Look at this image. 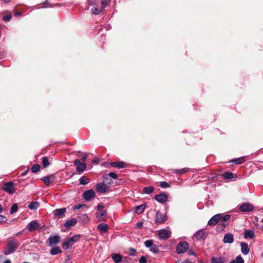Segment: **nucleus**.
Here are the masks:
<instances>
[{
	"mask_svg": "<svg viewBox=\"0 0 263 263\" xmlns=\"http://www.w3.org/2000/svg\"><path fill=\"white\" fill-rule=\"evenodd\" d=\"M20 246V242L15 239L9 240L7 242L6 248L3 250V253L5 255L12 254L16 251Z\"/></svg>",
	"mask_w": 263,
	"mask_h": 263,
	"instance_id": "f257e3e1",
	"label": "nucleus"
},
{
	"mask_svg": "<svg viewBox=\"0 0 263 263\" xmlns=\"http://www.w3.org/2000/svg\"><path fill=\"white\" fill-rule=\"evenodd\" d=\"M111 0H102L101 1V7H93L91 11V12L95 14V15H98L99 14L101 11L105 8L107 6L109 5L110 3Z\"/></svg>",
	"mask_w": 263,
	"mask_h": 263,
	"instance_id": "f03ea898",
	"label": "nucleus"
},
{
	"mask_svg": "<svg viewBox=\"0 0 263 263\" xmlns=\"http://www.w3.org/2000/svg\"><path fill=\"white\" fill-rule=\"evenodd\" d=\"M189 245L186 241L179 242L176 246V251L177 254H180L185 253L188 250Z\"/></svg>",
	"mask_w": 263,
	"mask_h": 263,
	"instance_id": "7ed1b4c3",
	"label": "nucleus"
},
{
	"mask_svg": "<svg viewBox=\"0 0 263 263\" xmlns=\"http://www.w3.org/2000/svg\"><path fill=\"white\" fill-rule=\"evenodd\" d=\"M3 190L10 194H13L15 192V189L14 186V183L12 181L4 183L2 187Z\"/></svg>",
	"mask_w": 263,
	"mask_h": 263,
	"instance_id": "20e7f679",
	"label": "nucleus"
},
{
	"mask_svg": "<svg viewBox=\"0 0 263 263\" xmlns=\"http://www.w3.org/2000/svg\"><path fill=\"white\" fill-rule=\"evenodd\" d=\"M172 233L165 229L158 231V236L160 240H166L171 237Z\"/></svg>",
	"mask_w": 263,
	"mask_h": 263,
	"instance_id": "39448f33",
	"label": "nucleus"
},
{
	"mask_svg": "<svg viewBox=\"0 0 263 263\" xmlns=\"http://www.w3.org/2000/svg\"><path fill=\"white\" fill-rule=\"evenodd\" d=\"M254 205L249 202H244L238 206V209L242 212H250L254 210Z\"/></svg>",
	"mask_w": 263,
	"mask_h": 263,
	"instance_id": "423d86ee",
	"label": "nucleus"
},
{
	"mask_svg": "<svg viewBox=\"0 0 263 263\" xmlns=\"http://www.w3.org/2000/svg\"><path fill=\"white\" fill-rule=\"evenodd\" d=\"M96 190L99 193L104 194L110 191V187L104 183L100 182L96 184Z\"/></svg>",
	"mask_w": 263,
	"mask_h": 263,
	"instance_id": "0eeeda50",
	"label": "nucleus"
},
{
	"mask_svg": "<svg viewBox=\"0 0 263 263\" xmlns=\"http://www.w3.org/2000/svg\"><path fill=\"white\" fill-rule=\"evenodd\" d=\"M154 199L159 203H164L168 200V195L165 192H162L156 195Z\"/></svg>",
	"mask_w": 263,
	"mask_h": 263,
	"instance_id": "6e6552de",
	"label": "nucleus"
},
{
	"mask_svg": "<svg viewBox=\"0 0 263 263\" xmlns=\"http://www.w3.org/2000/svg\"><path fill=\"white\" fill-rule=\"evenodd\" d=\"M48 245L50 247H52L54 245H57L61 241V237L58 235H50L48 239Z\"/></svg>",
	"mask_w": 263,
	"mask_h": 263,
	"instance_id": "1a4fd4ad",
	"label": "nucleus"
},
{
	"mask_svg": "<svg viewBox=\"0 0 263 263\" xmlns=\"http://www.w3.org/2000/svg\"><path fill=\"white\" fill-rule=\"evenodd\" d=\"M95 191L92 189H89L83 193V196L86 201H89L95 197Z\"/></svg>",
	"mask_w": 263,
	"mask_h": 263,
	"instance_id": "9d476101",
	"label": "nucleus"
},
{
	"mask_svg": "<svg viewBox=\"0 0 263 263\" xmlns=\"http://www.w3.org/2000/svg\"><path fill=\"white\" fill-rule=\"evenodd\" d=\"M222 218V214H217L214 215L208 221V225L214 226L220 221Z\"/></svg>",
	"mask_w": 263,
	"mask_h": 263,
	"instance_id": "9b49d317",
	"label": "nucleus"
},
{
	"mask_svg": "<svg viewBox=\"0 0 263 263\" xmlns=\"http://www.w3.org/2000/svg\"><path fill=\"white\" fill-rule=\"evenodd\" d=\"M231 218V215L226 214L223 216H222V218L220 219V221L218 224V227H220L221 230H224L226 227L227 226L226 222L228 221Z\"/></svg>",
	"mask_w": 263,
	"mask_h": 263,
	"instance_id": "f8f14e48",
	"label": "nucleus"
},
{
	"mask_svg": "<svg viewBox=\"0 0 263 263\" xmlns=\"http://www.w3.org/2000/svg\"><path fill=\"white\" fill-rule=\"evenodd\" d=\"M167 220V217L165 214L160 212L159 211H157L156 214L155 222L159 223H163Z\"/></svg>",
	"mask_w": 263,
	"mask_h": 263,
	"instance_id": "ddd939ff",
	"label": "nucleus"
},
{
	"mask_svg": "<svg viewBox=\"0 0 263 263\" xmlns=\"http://www.w3.org/2000/svg\"><path fill=\"white\" fill-rule=\"evenodd\" d=\"M55 178L56 177L55 176V174H51L47 176L42 177L41 178V180L43 181L45 184L48 186L52 182L54 181Z\"/></svg>",
	"mask_w": 263,
	"mask_h": 263,
	"instance_id": "4468645a",
	"label": "nucleus"
},
{
	"mask_svg": "<svg viewBox=\"0 0 263 263\" xmlns=\"http://www.w3.org/2000/svg\"><path fill=\"white\" fill-rule=\"evenodd\" d=\"M40 227L39 223L36 220H32L27 225V229L29 232L36 230Z\"/></svg>",
	"mask_w": 263,
	"mask_h": 263,
	"instance_id": "2eb2a0df",
	"label": "nucleus"
},
{
	"mask_svg": "<svg viewBox=\"0 0 263 263\" xmlns=\"http://www.w3.org/2000/svg\"><path fill=\"white\" fill-rule=\"evenodd\" d=\"M110 166L118 169L125 168L127 164L124 161L112 162L109 164Z\"/></svg>",
	"mask_w": 263,
	"mask_h": 263,
	"instance_id": "dca6fc26",
	"label": "nucleus"
},
{
	"mask_svg": "<svg viewBox=\"0 0 263 263\" xmlns=\"http://www.w3.org/2000/svg\"><path fill=\"white\" fill-rule=\"evenodd\" d=\"M194 237L197 240H201L204 239L206 237L205 231L204 229H200L198 230L194 234Z\"/></svg>",
	"mask_w": 263,
	"mask_h": 263,
	"instance_id": "f3484780",
	"label": "nucleus"
},
{
	"mask_svg": "<svg viewBox=\"0 0 263 263\" xmlns=\"http://www.w3.org/2000/svg\"><path fill=\"white\" fill-rule=\"evenodd\" d=\"M221 176L223 179L228 180L236 179L237 178V176L236 174L229 171L224 172L222 174Z\"/></svg>",
	"mask_w": 263,
	"mask_h": 263,
	"instance_id": "a211bd4d",
	"label": "nucleus"
},
{
	"mask_svg": "<svg viewBox=\"0 0 263 263\" xmlns=\"http://www.w3.org/2000/svg\"><path fill=\"white\" fill-rule=\"evenodd\" d=\"M66 211V208L57 209L53 211V214L55 217L61 218L64 216Z\"/></svg>",
	"mask_w": 263,
	"mask_h": 263,
	"instance_id": "6ab92c4d",
	"label": "nucleus"
},
{
	"mask_svg": "<svg viewBox=\"0 0 263 263\" xmlns=\"http://www.w3.org/2000/svg\"><path fill=\"white\" fill-rule=\"evenodd\" d=\"M234 240V235L232 233H227L224 235L223 241L225 243H232Z\"/></svg>",
	"mask_w": 263,
	"mask_h": 263,
	"instance_id": "aec40b11",
	"label": "nucleus"
},
{
	"mask_svg": "<svg viewBox=\"0 0 263 263\" xmlns=\"http://www.w3.org/2000/svg\"><path fill=\"white\" fill-rule=\"evenodd\" d=\"M104 208V206L99 204L98 205V211L100 212V213H97V217L98 218H100L106 216L107 214V211L106 210H103Z\"/></svg>",
	"mask_w": 263,
	"mask_h": 263,
	"instance_id": "412c9836",
	"label": "nucleus"
},
{
	"mask_svg": "<svg viewBox=\"0 0 263 263\" xmlns=\"http://www.w3.org/2000/svg\"><path fill=\"white\" fill-rule=\"evenodd\" d=\"M211 263H226L227 260L225 257H212L211 259Z\"/></svg>",
	"mask_w": 263,
	"mask_h": 263,
	"instance_id": "4be33fe9",
	"label": "nucleus"
},
{
	"mask_svg": "<svg viewBox=\"0 0 263 263\" xmlns=\"http://www.w3.org/2000/svg\"><path fill=\"white\" fill-rule=\"evenodd\" d=\"M97 229L100 231L101 234H103L107 232L108 226L106 223H101L97 226Z\"/></svg>",
	"mask_w": 263,
	"mask_h": 263,
	"instance_id": "5701e85b",
	"label": "nucleus"
},
{
	"mask_svg": "<svg viewBox=\"0 0 263 263\" xmlns=\"http://www.w3.org/2000/svg\"><path fill=\"white\" fill-rule=\"evenodd\" d=\"M255 236L254 231L251 229H247L244 232V237L246 239H253Z\"/></svg>",
	"mask_w": 263,
	"mask_h": 263,
	"instance_id": "b1692460",
	"label": "nucleus"
},
{
	"mask_svg": "<svg viewBox=\"0 0 263 263\" xmlns=\"http://www.w3.org/2000/svg\"><path fill=\"white\" fill-rule=\"evenodd\" d=\"M241 251L244 255H247L250 252V249L248 247V243L242 242L240 243Z\"/></svg>",
	"mask_w": 263,
	"mask_h": 263,
	"instance_id": "393cba45",
	"label": "nucleus"
},
{
	"mask_svg": "<svg viewBox=\"0 0 263 263\" xmlns=\"http://www.w3.org/2000/svg\"><path fill=\"white\" fill-rule=\"evenodd\" d=\"M246 161L245 156L232 159L230 162L235 164H241Z\"/></svg>",
	"mask_w": 263,
	"mask_h": 263,
	"instance_id": "a878e982",
	"label": "nucleus"
},
{
	"mask_svg": "<svg viewBox=\"0 0 263 263\" xmlns=\"http://www.w3.org/2000/svg\"><path fill=\"white\" fill-rule=\"evenodd\" d=\"M77 223V220L76 218H72L66 221L64 223V227L69 228L74 226Z\"/></svg>",
	"mask_w": 263,
	"mask_h": 263,
	"instance_id": "bb28decb",
	"label": "nucleus"
},
{
	"mask_svg": "<svg viewBox=\"0 0 263 263\" xmlns=\"http://www.w3.org/2000/svg\"><path fill=\"white\" fill-rule=\"evenodd\" d=\"M69 239H67L62 243V246L64 250H67L73 245Z\"/></svg>",
	"mask_w": 263,
	"mask_h": 263,
	"instance_id": "cd10ccee",
	"label": "nucleus"
},
{
	"mask_svg": "<svg viewBox=\"0 0 263 263\" xmlns=\"http://www.w3.org/2000/svg\"><path fill=\"white\" fill-rule=\"evenodd\" d=\"M40 206V203L37 201H32L28 205V207L30 210H35L37 209Z\"/></svg>",
	"mask_w": 263,
	"mask_h": 263,
	"instance_id": "c85d7f7f",
	"label": "nucleus"
},
{
	"mask_svg": "<svg viewBox=\"0 0 263 263\" xmlns=\"http://www.w3.org/2000/svg\"><path fill=\"white\" fill-rule=\"evenodd\" d=\"M62 252V250L59 247L55 246L53 247L50 250V253L52 255L59 254Z\"/></svg>",
	"mask_w": 263,
	"mask_h": 263,
	"instance_id": "c756f323",
	"label": "nucleus"
},
{
	"mask_svg": "<svg viewBox=\"0 0 263 263\" xmlns=\"http://www.w3.org/2000/svg\"><path fill=\"white\" fill-rule=\"evenodd\" d=\"M123 257L120 254H115L112 256V259L116 263H119L122 260Z\"/></svg>",
	"mask_w": 263,
	"mask_h": 263,
	"instance_id": "7c9ffc66",
	"label": "nucleus"
},
{
	"mask_svg": "<svg viewBox=\"0 0 263 263\" xmlns=\"http://www.w3.org/2000/svg\"><path fill=\"white\" fill-rule=\"evenodd\" d=\"M86 168V164L85 163H82L78 165L77 167L76 170L79 173L83 172Z\"/></svg>",
	"mask_w": 263,
	"mask_h": 263,
	"instance_id": "2f4dec72",
	"label": "nucleus"
},
{
	"mask_svg": "<svg viewBox=\"0 0 263 263\" xmlns=\"http://www.w3.org/2000/svg\"><path fill=\"white\" fill-rule=\"evenodd\" d=\"M87 3L90 6H95L96 7H98V6L100 4H101L100 0H87Z\"/></svg>",
	"mask_w": 263,
	"mask_h": 263,
	"instance_id": "473e14b6",
	"label": "nucleus"
},
{
	"mask_svg": "<svg viewBox=\"0 0 263 263\" xmlns=\"http://www.w3.org/2000/svg\"><path fill=\"white\" fill-rule=\"evenodd\" d=\"M154 191V187L152 186H149L147 187H145L143 189V192L144 193L146 194H149L152 193Z\"/></svg>",
	"mask_w": 263,
	"mask_h": 263,
	"instance_id": "72a5a7b5",
	"label": "nucleus"
},
{
	"mask_svg": "<svg viewBox=\"0 0 263 263\" xmlns=\"http://www.w3.org/2000/svg\"><path fill=\"white\" fill-rule=\"evenodd\" d=\"M145 209V204H141L136 207V212L138 214H140L143 212Z\"/></svg>",
	"mask_w": 263,
	"mask_h": 263,
	"instance_id": "f704fd0d",
	"label": "nucleus"
},
{
	"mask_svg": "<svg viewBox=\"0 0 263 263\" xmlns=\"http://www.w3.org/2000/svg\"><path fill=\"white\" fill-rule=\"evenodd\" d=\"M159 248H160V246L154 244L153 245V246H152V247L150 248L149 250L152 252H153L155 254H157V253H158L160 252Z\"/></svg>",
	"mask_w": 263,
	"mask_h": 263,
	"instance_id": "c9c22d12",
	"label": "nucleus"
},
{
	"mask_svg": "<svg viewBox=\"0 0 263 263\" xmlns=\"http://www.w3.org/2000/svg\"><path fill=\"white\" fill-rule=\"evenodd\" d=\"M42 6H41V8H47V7H53L55 6L59 5H51L48 0L45 1L42 4H41Z\"/></svg>",
	"mask_w": 263,
	"mask_h": 263,
	"instance_id": "e433bc0d",
	"label": "nucleus"
},
{
	"mask_svg": "<svg viewBox=\"0 0 263 263\" xmlns=\"http://www.w3.org/2000/svg\"><path fill=\"white\" fill-rule=\"evenodd\" d=\"M187 172H189V168H181V169L175 170L174 171V173H176L177 174L181 175V174H185Z\"/></svg>",
	"mask_w": 263,
	"mask_h": 263,
	"instance_id": "4c0bfd02",
	"label": "nucleus"
},
{
	"mask_svg": "<svg viewBox=\"0 0 263 263\" xmlns=\"http://www.w3.org/2000/svg\"><path fill=\"white\" fill-rule=\"evenodd\" d=\"M42 164L44 167L46 168L48 167L50 163L49 161L48 158L47 157H44L42 159Z\"/></svg>",
	"mask_w": 263,
	"mask_h": 263,
	"instance_id": "58836bf2",
	"label": "nucleus"
},
{
	"mask_svg": "<svg viewBox=\"0 0 263 263\" xmlns=\"http://www.w3.org/2000/svg\"><path fill=\"white\" fill-rule=\"evenodd\" d=\"M89 179L86 176H84L82 177L80 179V184L82 185H85L88 183Z\"/></svg>",
	"mask_w": 263,
	"mask_h": 263,
	"instance_id": "ea45409f",
	"label": "nucleus"
},
{
	"mask_svg": "<svg viewBox=\"0 0 263 263\" xmlns=\"http://www.w3.org/2000/svg\"><path fill=\"white\" fill-rule=\"evenodd\" d=\"M40 168H41L40 165L39 164H37L33 165L31 167V170L32 173H36L40 171Z\"/></svg>",
	"mask_w": 263,
	"mask_h": 263,
	"instance_id": "a19ab883",
	"label": "nucleus"
},
{
	"mask_svg": "<svg viewBox=\"0 0 263 263\" xmlns=\"http://www.w3.org/2000/svg\"><path fill=\"white\" fill-rule=\"evenodd\" d=\"M103 180L106 182V183H105V184H106V185L109 186V185H111L113 183L112 180L111 179H109L107 176V175H105L103 177Z\"/></svg>",
	"mask_w": 263,
	"mask_h": 263,
	"instance_id": "79ce46f5",
	"label": "nucleus"
},
{
	"mask_svg": "<svg viewBox=\"0 0 263 263\" xmlns=\"http://www.w3.org/2000/svg\"><path fill=\"white\" fill-rule=\"evenodd\" d=\"M81 237L80 235H76L74 236H73L72 237H71L69 239V240L71 241V242H72V243H74L77 241H78Z\"/></svg>",
	"mask_w": 263,
	"mask_h": 263,
	"instance_id": "37998d69",
	"label": "nucleus"
},
{
	"mask_svg": "<svg viewBox=\"0 0 263 263\" xmlns=\"http://www.w3.org/2000/svg\"><path fill=\"white\" fill-rule=\"evenodd\" d=\"M154 245L153 240H147L144 242V245L146 248H151Z\"/></svg>",
	"mask_w": 263,
	"mask_h": 263,
	"instance_id": "c03bdc74",
	"label": "nucleus"
},
{
	"mask_svg": "<svg viewBox=\"0 0 263 263\" xmlns=\"http://www.w3.org/2000/svg\"><path fill=\"white\" fill-rule=\"evenodd\" d=\"M18 210V206L16 204H13L10 209V214H13L14 213L16 212Z\"/></svg>",
	"mask_w": 263,
	"mask_h": 263,
	"instance_id": "a18cd8bd",
	"label": "nucleus"
},
{
	"mask_svg": "<svg viewBox=\"0 0 263 263\" xmlns=\"http://www.w3.org/2000/svg\"><path fill=\"white\" fill-rule=\"evenodd\" d=\"M159 186L162 188H167L169 187L170 185L166 181H161L160 182Z\"/></svg>",
	"mask_w": 263,
	"mask_h": 263,
	"instance_id": "49530a36",
	"label": "nucleus"
},
{
	"mask_svg": "<svg viewBox=\"0 0 263 263\" xmlns=\"http://www.w3.org/2000/svg\"><path fill=\"white\" fill-rule=\"evenodd\" d=\"M236 263H244V260L240 255H238L234 259Z\"/></svg>",
	"mask_w": 263,
	"mask_h": 263,
	"instance_id": "de8ad7c7",
	"label": "nucleus"
},
{
	"mask_svg": "<svg viewBox=\"0 0 263 263\" xmlns=\"http://www.w3.org/2000/svg\"><path fill=\"white\" fill-rule=\"evenodd\" d=\"M107 176L109 178V177H110V178H112L114 179H116L117 178H118V175L115 173V172H110L107 175Z\"/></svg>",
	"mask_w": 263,
	"mask_h": 263,
	"instance_id": "09e8293b",
	"label": "nucleus"
},
{
	"mask_svg": "<svg viewBox=\"0 0 263 263\" xmlns=\"http://www.w3.org/2000/svg\"><path fill=\"white\" fill-rule=\"evenodd\" d=\"M11 19V15L8 14L3 16V20L5 22H9Z\"/></svg>",
	"mask_w": 263,
	"mask_h": 263,
	"instance_id": "8fccbe9b",
	"label": "nucleus"
},
{
	"mask_svg": "<svg viewBox=\"0 0 263 263\" xmlns=\"http://www.w3.org/2000/svg\"><path fill=\"white\" fill-rule=\"evenodd\" d=\"M139 263H146L147 262V258L145 256H141L139 260Z\"/></svg>",
	"mask_w": 263,
	"mask_h": 263,
	"instance_id": "3c124183",
	"label": "nucleus"
},
{
	"mask_svg": "<svg viewBox=\"0 0 263 263\" xmlns=\"http://www.w3.org/2000/svg\"><path fill=\"white\" fill-rule=\"evenodd\" d=\"M86 205L85 204H79L73 206V209L74 210H78L82 208L83 206H85Z\"/></svg>",
	"mask_w": 263,
	"mask_h": 263,
	"instance_id": "603ef678",
	"label": "nucleus"
},
{
	"mask_svg": "<svg viewBox=\"0 0 263 263\" xmlns=\"http://www.w3.org/2000/svg\"><path fill=\"white\" fill-rule=\"evenodd\" d=\"M143 223L141 221L138 222L136 224V227L138 229H141L143 227Z\"/></svg>",
	"mask_w": 263,
	"mask_h": 263,
	"instance_id": "864d4df0",
	"label": "nucleus"
},
{
	"mask_svg": "<svg viewBox=\"0 0 263 263\" xmlns=\"http://www.w3.org/2000/svg\"><path fill=\"white\" fill-rule=\"evenodd\" d=\"M129 251H130V255L132 256H135L136 252V250L133 248H130Z\"/></svg>",
	"mask_w": 263,
	"mask_h": 263,
	"instance_id": "5fc2aeb1",
	"label": "nucleus"
},
{
	"mask_svg": "<svg viewBox=\"0 0 263 263\" xmlns=\"http://www.w3.org/2000/svg\"><path fill=\"white\" fill-rule=\"evenodd\" d=\"M81 163H82V162H81V161L79 159H76L73 162L74 165L78 166V165L80 164Z\"/></svg>",
	"mask_w": 263,
	"mask_h": 263,
	"instance_id": "6e6d98bb",
	"label": "nucleus"
},
{
	"mask_svg": "<svg viewBox=\"0 0 263 263\" xmlns=\"http://www.w3.org/2000/svg\"><path fill=\"white\" fill-rule=\"evenodd\" d=\"M6 220V217L2 215H0V223L5 221Z\"/></svg>",
	"mask_w": 263,
	"mask_h": 263,
	"instance_id": "4d7b16f0",
	"label": "nucleus"
},
{
	"mask_svg": "<svg viewBox=\"0 0 263 263\" xmlns=\"http://www.w3.org/2000/svg\"><path fill=\"white\" fill-rule=\"evenodd\" d=\"M175 263H192L189 259H185L184 261H177Z\"/></svg>",
	"mask_w": 263,
	"mask_h": 263,
	"instance_id": "13d9d810",
	"label": "nucleus"
},
{
	"mask_svg": "<svg viewBox=\"0 0 263 263\" xmlns=\"http://www.w3.org/2000/svg\"><path fill=\"white\" fill-rule=\"evenodd\" d=\"M188 254L189 255H194L196 256V254L193 250H190L188 252Z\"/></svg>",
	"mask_w": 263,
	"mask_h": 263,
	"instance_id": "bf43d9fd",
	"label": "nucleus"
},
{
	"mask_svg": "<svg viewBox=\"0 0 263 263\" xmlns=\"http://www.w3.org/2000/svg\"><path fill=\"white\" fill-rule=\"evenodd\" d=\"M193 106L194 107L195 110H198L199 109V105L198 104H194Z\"/></svg>",
	"mask_w": 263,
	"mask_h": 263,
	"instance_id": "052dcab7",
	"label": "nucleus"
},
{
	"mask_svg": "<svg viewBox=\"0 0 263 263\" xmlns=\"http://www.w3.org/2000/svg\"><path fill=\"white\" fill-rule=\"evenodd\" d=\"M22 12H14V16H16V17H18V16H20L22 15Z\"/></svg>",
	"mask_w": 263,
	"mask_h": 263,
	"instance_id": "680f3d73",
	"label": "nucleus"
},
{
	"mask_svg": "<svg viewBox=\"0 0 263 263\" xmlns=\"http://www.w3.org/2000/svg\"><path fill=\"white\" fill-rule=\"evenodd\" d=\"M28 171H29V169H27L26 171H25L22 173L21 176H25L27 174Z\"/></svg>",
	"mask_w": 263,
	"mask_h": 263,
	"instance_id": "e2e57ef3",
	"label": "nucleus"
},
{
	"mask_svg": "<svg viewBox=\"0 0 263 263\" xmlns=\"http://www.w3.org/2000/svg\"><path fill=\"white\" fill-rule=\"evenodd\" d=\"M87 155H85L84 156H83L82 158V160L83 161H86V159H87Z\"/></svg>",
	"mask_w": 263,
	"mask_h": 263,
	"instance_id": "0e129e2a",
	"label": "nucleus"
},
{
	"mask_svg": "<svg viewBox=\"0 0 263 263\" xmlns=\"http://www.w3.org/2000/svg\"><path fill=\"white\" fill-rule=\"evenodd\" d=\"M65 263H71V261L69 258H68L66 260Z\"/></svg>",
	"mask_w": 263,
	"mask_h": 263,
	"instance_id": "69168bd1",
	"label": "nucleus"
},
{
	"mask_svg": "<svg viewBox=\"0 0 263 263\" xmlns=\"http://www.w3.org/2000/svg\"><path fill=\"white\" fill-rule=\"evenodd\" d=\"M4 263H11L10 259H7L5 260Z\"/></svg>",
	"mask_w": 263,
	"mask_h": 263,
	"instance_id": "338daca9",
	"label": "nucleus"
},
{
	"mask_svg": "<svg viewBox=\"0 0 263 263\" xmlns=\"http://www.w3.org/2000/svg\"><path fill=\"white\" fill-rule=\"evenodd\" d=\"M126 258H125L124 259H122V261L120 262L121 263H128L127 261L125 260Z\"/></svg>",
	"mask_w": 263,
	"mask_h": 263,
	"instance_id": "774afa93",
	"label": "nucleus"
}]
</instances>
